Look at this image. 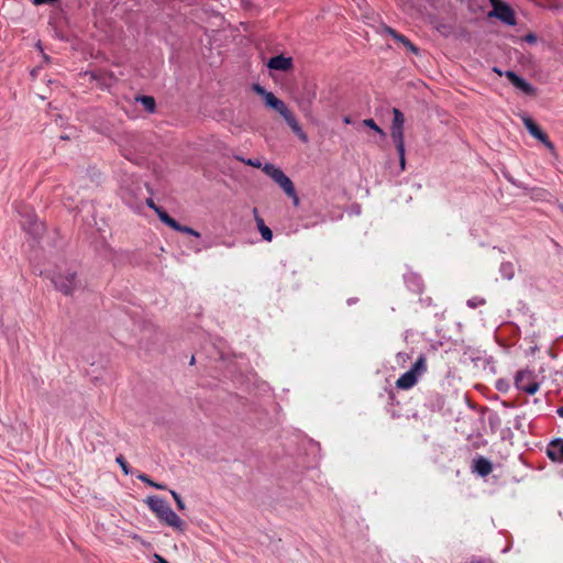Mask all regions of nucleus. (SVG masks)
Here are the masks:
<instances>
[{
  "label": "nucleus",
  "mask_w": 563,
  "mask_h": 563,
  "mask_svg": "<svg viewBox=\"0 0 563 563\" xmlns=\"http://www.w3.org/2000/svg\"><path fill=\"white\" fill-rule=\"evenodd\" d=\"M523 124L529 133L543 143L550 151H554L553 143L549 140V136L542 129L529 117L523 118Z\"/></svg>",
  "instance_id": "4"
},
{
  "label": "nucleus",
  "mask_w": 563,
  "mask_h": 563,
  "mask_svg": "<svg viewBox=\"0 0 563 563\" xmlns=\"http://www.w3.org/2000/svg\"><path fill=\"white\" fill-rule=\"evenodd\" d=\"M526 41L529 43H534L537 41V37L533 34H528L526 35Z\"/></svg>",
  "instance_id": "34"
},
{
  "label": "nucleus",
  "mask_w": 563,
  "mask_h": 563,
  "mask_svg": "<svg viewBox=\"0 0 563 563\" xmlns=\"http://www.w3.org/2000/svg\"><path fill=\"white\" fill-rule=\"evenodd\" d=\"M490 4L493 5V9H496V7H499L504 2L500 0H489Z\"/></svg>",
  "instance_id": "35"
},
{
  "label": "nucleus",
  "mask_w": 563,
  "mask_h": 563,
  "mask_svg": "<svg viewBox=\"0 0 563 563\" xmlns=\"http://www.w3.org/2000/svg\"><path fill=\"white\" fill-rule=\"evenodd\" d=\"M115 462L121 466L122 471L124 472V474H129L130 471H129V464L128 462L125 461L124 456L123 455H119L117 459H115Z\"/></svg>",
  "instance_id": "27"
},
{
  "label": "nucleus",
  "mask_w": 563,
  "mask_h": 563,
  "mask_svg": "<svg viewBox=\"0 0 563 563\" xmlns=\"http://www.w3.org/2000/svg\"><path fill=\"white\" fill-rule=\"evenodd\" d=\"M22 227L30 233L37 235L43 230V223L36 217L30 216L29 221L22 222Z\"/></svg>",
  "instance_id": "19"
},
{
  "label": "nucleus",
  "mask_w": 563,
  "mask_h": 563,
  "mask_svg": "<svg viewBox=\"0 0 563 563\" xmlns=\"http://www.w3.org/2000/svg\"><path fill=\"white\" fill-rule=\"evenodd\" d=\"M488 15L499 19L501 22L506 23L507 25L512 26L516 24L515 12L511 9V7L505 2L503 4H500L499 7H496V9H493V11H490Z\"/></svg>",
  "instance_id": "5"
},
{
  "label": "nucleus",
  "mask_w": 563,
  "mask_h": 563,
  "mask_svg": "<svg viewBox=\"0 0 563 563\" xmlns=\"http://www.w3.org/2000/svg\"><path fill=\"white\" fill-rule=\"evenodd\" d=\"M468 306L475 307L474 301H468Z\"/></svg>",
  "instance_id": "41"
},
{
  "label": "nucleus",
  "mask_w": 563,
  "mask_h": 563,
  "mask_svg": "<svg viewBox=\"0 0 563 563\" xmlns=\"http://www.w3.org/2000/svg\"><path fill=\"white\" fill-rule=\"evenodd\" d=\"M390 136L396 146L397 152H402L405 148L404 128H390Z\"/></svg>",
  "instance_id": "18"
},
{
  "label": "nucleus",
  "mask_w": 563,
  "mask_h": 563,
  "mask_svg": "<svg viewBox=\"0 0 563 563\" xmlns=\"http://www.w3.org/2000/svg\"><path fill=\"white\" fill-rule=\"evenodd\" d=\"M253 90H254L257 95H260V96H262V97H264V96L268 92L264 87H262V86H261V85H258V84H255V85L253 86Z\"/></svg>",
  "instance_id": "29"
},
{
  "label": "nucleus",
  "mask_w": 563,
  "mask_h": 563,
  "mask_svg": "<svg viewBox=\"0 0 563 563\" xmlns=\"http://www.w3.org/2000/svg\"><path fill=\"white\" fill-rule=\"evenodd\" d=\"M287 196H288V197H290V198H292V200H294V205H295V206H298V203H299V198H298V196H297V194H296V190H295V189H294V195H287Z\"/></svg>",
  "instance_id": "33"
},
{
  "label": "nucleus",
  "mask_w": 563,
  "mask_h": 563,
  "mask_svg": "<svg viewBox=\"0 0 563 563\" xmlns=\"http://www.w3.org/2000/svg\"><path fill=\"white\" fill-rule=\"evenodd\" d=\"M272 179L279 185L286 195H294V184L280 168L273 169Z\"/></svg>",
  "instance_id": "10"
},
{
  "label": "nucleus",
  "mask_w": 563,
  "mask_h": 563,
  "mask_svg": "<svg viewBox=\"0 0 563 563\" xmlns=\"http://www.w3.org/2000/svg\"><path fill=\"white\" fill-rule=\"evenodd\" d=\"M161 221L168 225L169 228H172L173 230L177 231V232H181V233H186V234H190V235H194L196 238H199L200 236V233L196 230H194L192 228L190 227H187V225H183L180 223H178L174 218H172L168 213H163L161 214Z\"/></svg>",
  "instance_id": "6"
},
{
  "label": "nucleus",
  "mask_w": 563,
  "mask_h": 563,
  "mask_svg": "<svg viewBox=\"0 0 563 563\" xmlns=\"http://www.w3.org/2000/svg\"><path fill=\"white\" fill-rule=\"evenodd\" d=\"M385 32L390 35L393 38H395L397 42L401 43L402 45H405L409 51H411L415 55H418L419 54V48L409 41L408 37H406L405 35L398 33L396 30H394L393 27L390 26H386L385 27Z\"/></svg>",
  "instance_id": "13"
},
{
  "label": "nucleus",
  "mask_w": 563,
  "mask_h": 563,
  "mask_svg": "<svg viewBox=\"0 0 563 563\" xmlns=\"http://www.w3.org/2000/svg\"><path fill=\"white\" fill-rule=\"evenodd\" d=\"M155 563H168L163 556L159 554H154Z\"/></svg>",
  "instance_id": "32"
},
{
  "label": "nucleus",
  "mask_w": 563,
  "mask_h": 563,
  "mask_svg": "<svg viewBox=\"0 0 563 563\" xmlns=\"http://www.w3.org/2000/svg\"><path fill=\"white\" fill-rule=\"evenodd\" d=\"M397 153L399 155L400 167L404 170L405 169V165H406L405 150L402 152H397Z\"/></svg>",
  "instance_id": "31"
},
{
  "label": "nucleus",
  "mask_w": 563,
  "mask_h": 563,
  "mask_svg": "<svg viewBox=\"0 0 563 563\" xmlns=\"http://www.w3.org/2000/svg\"><path fill=\"white\" fill-rule=\"evenodd\" d=\"M246 164L250 165V166H253V167H260L261 166V163L258 161L254 162L252 159H249L246 162Z\"/></svg>",
  "instance_id": "36"
},
{
  "label": "nucleus",
  "mask_w": 563,
  "mask_h": 563,
  "mask_svg": "<svg viewBox=\"0 0 563 563\" xmlns=\"http://www.w3.org/2000/svg\"><path fill=\"white\" fill-rule=\"evenodd\" d=\"M417 380L418 376L409 369L397 379L396 386L399 389H409L416 385Z\"/></svg>",
  "instance_id": "15"
},
{
  "label": "nucleus",
  "mask_w": 563,
  "mask_h": 563,
  "mask_svg": "<svg viewBox=\"0 0 563 563\" xmlns=\"http://www.w3.org/2000/svg\"><path fill=\"white\" fill-rule=\"evenodd\" d=\"M343 121H344V123L350 124L351 123V118L350 117H344Z\"/></svg>",
  "instance_id": "39"
},
{
  "label": "nucleus",
  "mask_w": 563,
  "mask_h": 563,
  "mask_svg": "<svg viewBox=\"0 0 563 563\" xmlns=\"http://www.w3.org/2000/svg\"><path fill=\"white\" fill-rule=\"evenodd\" d=\"M137 478L152 487L155 486V482H153L146 474H140Z\"/></svg>",
  "instance_id": "28"
},
{
  "label": "nucleus",
  "mask_w": 563,
  "mask_h": 563,
  "mask_svg": "<svg viewBox=\"0 0 563 563\" xmlns=\"http://www.w3.org/2000/svg\"><path fill=\"white\" fill-rule=\"evenodd\" d=\"M170 495L173 496L175 503H176V506L179 510H184L185 509V504L180 497V495L175 492V490H170Z\"/></svg>",
  "instance_id": "26"
},
{
  "label": "nucleus",
  "mask_w": 563,
  "mask_h": 563,
  "mask_svg": "<svg viewBox=\"0 0 563 563\" xmlns=\"http://www.w3.org/2000/svg\"><path fill=\"white\" fill-rule=\"evenodd\" d=\"M256 223H257V228H258V231H260L262 238L265 241L271 242L273 239L272 230L267 225H265L264 220L260 217H256Z\"/></svg>",
  "instance_id": "21"
},
{
  "label": "nucleus",
  "mask_w": 563,
  "mask_h": 563,
  "mask_svg": "<svg viewBox=\"0 0 563 563\" xmlns=\"http://www.w3.org/2000/svg\"><path fill=\"white\" fill-rule=\"evenodd\" d=\"M279 113L284 118V120L287 122L289 128L292 130V132L295 134H297L300 140L307 141V135L303 133L295 114L287 107Z\"/></svg>",
  "instance_id": "7"
},
{
  "label": "nucleus",
  "mask_w": 563,
  "mask_h": 563,
  "mask_svg": "<svg viewBox=\"0 0 563 563\" xmlns=\"http://www.w3.org/2000/svg\"><path fill=\"white\" fill-rule=\"evenodd\" d=\"M474 471L481 476H487L493 471V464L485 457L474 460Z\"/></svg>",
  "instance_id": "16"
},
{
  "label": "nucleus",
  "mask_w": 563,
  "mask_h": 563,
  "mask_svg": "<svg viewBox=\"0 0 563 563\" xmlns=\"http://www.w3.org/2000/svg\"><path fill=\"white\" fill-rule=\"evenodd\" d=\"M135 100L137 102H140L147 112L153 113L155 111L156 102H155V99L153 97H151V96H139V97L135 98Z\"/></svg>",
  "instance_id": "20"
},
{
  "label": "nucleus",
  "mask_w": 563,
  "mask_h": 563,
  "mask_svg": "<svg viewBox=\"0 0 563 563\" xmlns=\"http://www.w3.org/2000/svg\"><path fill=\"white\" fill-rule=\"evenodd\" d=\"M558 415L563 418V406L556 410Z\"/></svg>",
  "instance_id": "38"
},
{
  "label": "nucleus",
  "mask_w": 563,
  "mask_h": 563,
  "mask_svg": "<svg viewBox=\"0 0 563 563\" xmlns=\"http://www.w3.org/2000/svg\"><path fill=\"white\" fill-rule=\"evenodd\" d=\"M263 98L265 100V104L277 112L283 111L286 108L284 101L278 99L273 92L268 91Z\"/></svg>",
  "instance_id": "17"
},
{
  "label": "nucleus",
  "mask_w": 563,
  "mask_h": 563,
  "mask_svg": "<svg viewBox=\"0 0 563 563\" xmlns=\"http://www.w3.org/2000/svg\"><path fill=\"white\" fill-rule=\"evenodd\" d=\"M279 113L284 118V120L287 122L289 128L292 130V132L295 134H297L300 140L307 141V135L303 133L295 114L287 107Z\"/></svg>",
  "instance_id": "8"
},
{
  "label": "nucleus",
  "mask_w": 563,
  "mask_h": 563,
  "mask_svg": "<svg viewBox=\"0 0 563 563\" xmlns=\"http://www.w3.org/2000/svg\"><path fill=\"white\" fill-rule=\"evenodd\" d=\"M279 113L284 118V120L287 122L289 128L292 130V132L295 134H297L300 140L307 141V135L303 133L295 114L287 107Z\"/></svg>",
  "instance_id": "9"
},
{
  "label": "nucleus",
  "mask_w": 563,
  "mask_h": 563,
  "mask_svg": "<svg viewBox=\"0 0 563 563\" xmlns=\"http://www.w3.org/2000/svg\"><path fill=\"white\" fill-rule=\"evenodd\" d=\"M267 66L274 70L288 71L292 68V58L277 55L268 60Z\"/></svg>",
  "instance_id": "12"
},
{
  "label": "nucleus",
  "mask_w": 563,
  "mask_h": 563,
  "mask_svg": "<svg viewBox=\"0 0 563 563\" xmlns=\"http://www.w3.org/2000/svg\"><path fill=\"white\" fill-rule=\"evenodd\" d=\"M515 385L519 390H522L529 395H534L540 385L536 380V374L529 369L519 371L515 377Z\"/></svg>",
  "instance_id": "2"
},
{
  "label": "nucleus",
  "mask_w": 563,
  "mask_h": 563,
  "mask_svg": "<svg viewBox=\"0 0 563 563\" xmlns=\"http://www.w3.org/2000/svg\"><path fill=\"white\" fill-rule=\"evenodd\" d=\"M548 456L554 462H563V440H553L548 448Z\"/></svg>",
  "instance_id": "14"
},
{
  "label": "nucleus",
  "mask_w": 563,
  "mask_h": 563,
  "mask_svg": "<svg viewBox=\"0 0 563 563\" xmlns=\"http://www.w3.org/2000/svg\"><path fill=\"white\" fill-rule=\"evenodd\" d=\"M506 77L516 88L520 89L525 93L534 95L536 89L528 81L518 76L515 71L507 70Z\"/></svg>",
  "instance_id": "11"
},
{
  "label": "nucleus",
  "mask_w": 563,
  "mask_h": 563,
  "mask_svg": "<svg viewBox=\"0 0 563 563\" xmlns=\"http://www.w3.org/2000/svg\"><path fill=\"white\" fill-rule=\"evenodd\" d=\"M363 124L380 134V136H386V133L376 124V122L373 119L363 120Z\"/></svg>",
  "instance_id": "24"
},
{
  "label": "nucleus",
  "mask_w": 563,
  "mask_h": 563,
  "mask_svg": "<svg viewBox=\"0 0 563 563\" xmlns=\"http://www.w3.org/2000/svg\"><path fill=\"white\" fill-rule=\"evenodd\" d=\"M146 205H147L151 209H153V210L155 211V213L157 214V217H158L159 219H161V214H163V213H167L163 208L158 207V206L154 202V200H153L152 198H148V199L146 200Z\"/></svg>",
  "instance_id": "25"
},
{
  "label": "nucleus",
  "mask_w": 563,
  "mask_h": 563,
  "mask_svg": "<svg viewBox=\"0 0 563 563\" xmlns=\"http://www.w3.org/2000/svg\"><path fill=\"white\" fill-rule=\"evenodd\" d=\"M156 489H166V486L163 485V484H158V483H155V486H154Z\"/></svg>",
  "instance_id": "37"
},
{
  "label": "nucleus",
  "mask_w": 563,
  "mask_h": 563,
  "mask_svg": "<svg viewBox=\"0 0 563 563\" xmlns=\"http://www.w3.org/2000/svg\"><path fill=\"white\" fill-rule=\"evenodd\" d=\"M52 282L56 289L66 296H70L76 289V273L67 272L66 274H56L52 276Z\"/></svg>",
  "instance_id": "3"
},
{
  "label": "nucleus",
  "mask_w": 563,
  "mask_h": 563,
  "mask_svg": "<svg viewBox=\"0 0 563 563\" xmlns=\"http://www.w3.org/2000/svg\"><path fill=\"white\" fill-rule=\"evenodd\" d=\"M468 306L475 307L474 301H468Z\"/></svg>",
  "instance_id": "40"
},
{
  "label": "nucleus",
  "mask_w": 563,
  "mask_h": 563,
  "mask_svg": "<svg viewBox=\"0 0 563 563\" xmlns=\"http://www.w3.org/2000/svg\"><path fill=\"white\" fill-rule=\"evenodd\" d=\"M393 122H391V128H404V124H405V117H404V113L397 109V108H394L393 109Z\"/></svg>",
  "instance_id": "23"
},
{
  "label": "nucleus",
  "mask_w": 563,
  "mask_h": 563,
  "mask_svg": "<svg viewBox=\"0 0 563 563\" xmlns=\"http://www.w3.org/2000/svg\"><path fill=\"white\" fill-rule=\"evenodd\" d=\"M411 371L417 375L420 376L427 371V360L424 355H420L417 361L415 362L413 366L411 367Z\"/></svg>",
  "instance_id": "22"
},
{
  "label": "nucleus",
  "mask_w": 563,
  "mask_h": 563,
  "mask_svg": "<svg viewBox=\"0 0 563 563\" xmlns=\"http://www.w3.org/2000/svg\"><path fill=\"white\" fill-rule=\"evenodd\" d=\"M146 504L161 521L178 531L184 530L185 521L178 517L164 499L152 496L146 499Z\"/></svg>",
  "instance_id": "1"
},
{
  "label": "nucleus",
  "mask_w": 563,
  "mask_h": 563,
  "mask_svg": "<svg viewBox=\"0 0 563 563\" xmlns=\"http://www.w3.org/2000/svg\"><path fill=\"white\" fill-rule=\"evenodd\" d=\"M277 167L273 164H266L263 168V170L265 172V174H267L271 178H272V175H273V169H276Z\"/></svg>",
  "instance_id": "30"
}]
</instances>
